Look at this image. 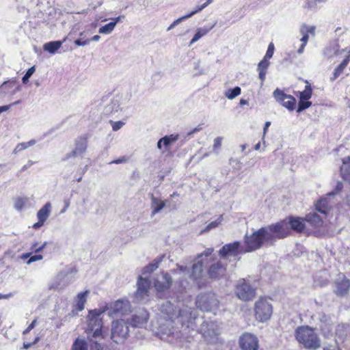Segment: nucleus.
<instances>
[{"label": "nucleus", "mask_w": 350, "mask_h": 350, "mask_svg": "<svg viewBox=\"0 0 350 350\" xmlns=\"http://www.w3.org/2000/svg\"><path fill=\"white\" fill-rule=\"evenodd\" d=\"M270 62L269 59L263 58L258 64L257 70L258 71L259 79L262 84L266 77L267 70L269 66Z\"/></svg>", "instance_id": "cd10ccee"}, {"label": "nucleus", "mask_w": 350, "mask_h": 350, "mask_svg": "<svg viewBox=\"0 0 350 350\" xmlns=\"http://www.w3.org/2000/svg\"><path fill=\"white\" fill-rule=\"evenodd\" d=\"M222 137H217L214 139L213 150L217 151L221 146Z\"/></svg>", "instance_id": "3c124183"}, {"label": "nucleus", "mask_w": 350, "mask_h": 350, "mask_svg": "<svg viewBox=\"0 0 350 350\" xmlns=\"http://www.w3.org/2000/svg\"><path fill=\"white\" fill-rule=\"evenodd\" d=\"M301 33H307L308 35L310 33L312 36L314 35L315 33V27L314 26H308L306 25H301L300 28Z\"/></svg>", "instance_id": "37998d69"}, {"label": "nucleus", "mask_w": 350, "mask_h": 350, "mask_svg": "<svg viewBox=\"0 0 350 350\" xmlns=\"http://www.w3.org/2000/svg\"><path fill=\"white\" fill-rule=\"evenodd\" d=\"M223 216L220 215L217 219L215 221L211 222L204 229L201 230L200 234L209 232L210 230L216 228L222 221Z\"/></svg>", "instance_id": "58836bf2"}, {"label": "nucleus", "mask_w": 350, "mask_h": 350, "mask_svg": "<svg viewBox=\"0 0 350 350\" xmlns=\"http://www.w3.org/2000/svg\"><path fill=\"white\" fill-rule=\"evenodd\" d=\"M37 323V319H35L27 327L30 329L31 330L34 328Z\"/></svg>", "instance_id": "338daca9"}, {"label": "nucleus", "mask_w": 350, "mask_h": 350, "mask_svg": "<svg viewBox=\"0 0 350 350\" xmlns=\"http://www.w3.org/2000/svg\"><path fill=\"white\" fill-rule=\"evenodd\" d=\"M62 45V42L59 41L49 42L44 45L45 51L53 53L57 51Z\"/></svg>", "instance_id": "f704fd0d"}, {"label": "nucleus", "mask_w": 350, "mask_h": 350, "mask_svg": "<svg viewBox=\"0 0 350 350\" xmlns=\"http://www.w3.org/2000/svg\"><path fill=\"white\" fill-rule=\"evenodd\" d=\"M327 282V273L325 271H321L319 274L317 275L314 278L315 284L321 286L325 285Z\"/></svg>", "instance_id": "473e14b6"}, {"label": "nucleus", "mask_w": 350, "mask_h": 350, "mask_svg": "<svg viewBox=\"0 0 350 350\" xmlns=\"http://www.w3.org/2000/svg\"><path fill=\"white\" fill-rule=\"evenodd\" d=\"M213 2V0H206V2L204 3L202 5H199L197 7L196 10L192 11L191 12L185 15V16H183L180 18H178V19L175 20L168 27H167V31H170L171 29H172L175 26H176L177 25H178L180 22L193 16V15H195L196 14L201 12L204 8H205L206 6H208L209 4H211V3Z\"/></svg>", "instance_id": "6ab92c4d"}, {"label": "nucleus", "mask_w": 350, "mask_h": 350, "mask_svg": "<svg viewBox=\"0 0 350 350\" xmlns=\"http://www.w3.org/2000/svg\"><path fill=\"white\" fill-rule=\"evenodd\" d=\"M302 35V38H301V42H302V44H304V45H306L307 42H308V38H309V36L307 33H301Z\"/></svg>", "instance_id": "680f3d73"}, {"label": "nucleus", "mask_w": 350, "mask_h": 350, "mask_svg": "<svg viewBox=\"0 0 350 350\" xmlns=\"http://www.w3.org/2000/svg\"><path fill=\"white\" fill-rule=\"evenodd\" d=\"M51 211V204L50 202L46 203L37 213L38 222L35 223L32 228L39 229L41 228L50 215Z\"/></svg>", "instance_id": "f3484780"}, {"label": "nucleus", "mask_w": 350, "mask_h": 350, "mask_svg": "<svg viewBox=\"0 0 350 350\" xmlns=\"http://www.w3.org/2000/svg\"><path fill=\"white\" fill-rule=\"evenodd\" d=\"M157 146L159 150H162L163 147H164L163 142H162V137L158 141Z\"/></svg>", "instance_id": "69168bd1"}, {"label": "nucleus", "mask_w": 350, "mask_h": 350, "mask_svg": "<svg viewBox=\"0 0 350 350\" xmlns=\"http://www.w3.org/2000/svg\"><path fill=\"white\" fill-rule=\"evenodd\" d=\"M109 32V23L106 24L99 29V33H108Z\"/></svg>", "instance_id": "13d9d810"}, {"label": "nucleus", "mask_w": 350, "mask_h": 350, "mask_svg": "<svg viewBox=\"0 0 350 350\" xmlns=\"http://www.w3.org/2000/svg\"><path fill=\"white\" fill-rule=\"evenodd\" d=\"M324 1V0H306L305 7L309 9H313L317 7L319 3Z\"/></svg>", "instance_id": "49530a36"}, {"label": "nucleus", "mask_w": 350, "mask_h": 350, "mask_svg": "<svg viewBox=\"0 0 350 350\" xmlns=\"http://www.w3.org/2000/svg\"><path fill=\"white\" fill-rule=\"evenodd\" d=\"M34 144H35V141L34 140H31V141H29L28 142L20 143L14 148V153L16 154V153H17L18 152H21V151L27 148L29 146L33 145Z\"/></svg>", "instance_id": "a19ab883"}, {"label": "nucleus", "mask_w": 350, "mask_h": 350, "mask_svg": "<svg viewBox=\"0 0 350 350\" xmlns=\"http://www.w3.org/2000/svg\"><path fill=\"white\" fill-rule=\"evenodd\" d=\"M27 202V199L23 198H17L14 201V207L18 210L21 211L25 206Z\"/></svg>", "instance_id": "c03bdc74"}, {"label": "nucleus", "mask_w": 350, "mask_h": 350, "mask_svg": "<svg viewBox=\"0 0 350 350\" xmlns=\"http://www.w3.org/2000/svg\"><path fill=\"white\" fill-rule=\"evenodd\" d=\"M157 268V265L156 263H151L145 267L142 271V275L144 278H148V274L152 273Z\"/></svg>", "instance_id": "79ce46f5"}, {"label": "nucleus", "mask_w": 350, "mask_h": 350, "mask_svg": "<svg viewBox=\"0 0 350 350\" xmlns=\"http://www.w3.org/2000/svg\"><path fill=\"white\" fill-rule=\"evenodd\" d=\"M125 161H126V159L124 157H122V158H120L119 159L111 161V163L118 164V163H123V162H125Z\"/></svg>", "instance_id": "0e129e2a"}, {"label": "nucleus", "mask_w": 350, "mask_h": 350, "mask_svg": "<svg viewBox=\"0 0 350 350\" xmlns=\"http://www.w3.org/2000/svg\"><path fill=\"white\" fill-rule=\"evenodd\" d=\"M226 268L221 262H217L211 265L208 269V274L213 278H217L224 275Z\"/></svg>", "instance_id": "5701e85b"}, {"label": "nucleus", "mask_w": 350, "mask_h": 350, "mask_svg": "<svg viewBox=\"0 0 350 350\" xmlns=\"http://www.w3.org/2000/svg\"><path fill=\"white\" fill-rule=\"evenodd\" d=\"M122 18H124V16H120L117 18H111V31L113 30L116 23L120 21Z\"/></svg>", "instance_id": "5fc2aeb1"}, {"label": "nucleus", "mask_w": 350, "mask_h": 350, "mask_svg": "<svg viewBox=\"0 0 350 350\" xmlns=\"http://www.w3.org/2000/svg\"><path fill=\"white\" fill-rule=\"evenodd\" d=\"M125 99L123 98L122 95L118 93L113 95L112 105V109L115 111H118L120 109L121 105L124 104Z\"/></svg>", "instance_id": "72a5a7b5"}, {"label": "nucleus", "mask_w": 350, "mask_h": 350, "mask_svg": "<svg viewBox=\"0 0 350 350\" xmlns=\"http://www.w3.org/2000/svg\"><path fill=\"white\" fill-rule=\"evenodd\" d=\"M343 51H347V55L346 57H349V59H350V46L345 49H342L341 51V52H343Z\"/></svg>", "instance_id": "774afa93"}, {"label": "nucleus", "mask_w": 350, "mask_h": 350, "mask_svg": "<svg viewBox=\"0 0 350 350\" xmlns=\"http://www.w3.org/2000/svg\"><path fill=\"white\" fill-rule=\"evenodd\" d=\"M235 293L239 299L247 301L255 297L256 290L246 282L244 279H242L236 285Z\"/></svg>", "instance_id": "423d86ee"}, {"label": "nucleus", "mask_w": 350, "mask_h": 350, "mask_svg": "<svg viewBox=\"0 0 350 350\" xmlns=\"http://www.w3.org/2000/svg\"><path fill=\"white\" fill-rule=\"evenodd\" d=\"M270 124H271L270 122H266L265 124V126H264V129H263V137H262V141L264 142H265L264 138H265V134L267 133V130H268Z\"/></svg>", "instance_id": "e2e57ef3"}, {"label": "nucleus", "mask_w": 350, "mask_h": 350, "mask_svg": "<svg viewBox=\"0 0 350 350\" xmlns=\"http://www.w3.org/2000/svg\"><path fill=\"white\" fill-rule=\"evenodd\" d=\"M124 125V122L122 121L114 122L112 124V129L113 131H117L120 129Z\"/></svg>", "instance_id": "864d4df0"}, {"label": "nucleus", "mask_w": 350, "mask_h": 350, "mask_svg": "<svg viewBox=\"0 0 350 350\" xmlns=\"http://www.w3.org/2000/svg\"><path fill=\"white\" fill-rule=\"evenodd\" d=\"M42 258H43V256L41 254H36V255L31 256H30V258L27 260V263L28 265H29L31 262H36L37 260H42Z\"/></svg>", "instance_id": "603ef678"}, {"label": "nucleus", "mask_w": 350, "mask_h": 350, "mask_svg": "<svg viewBox=\"0 0 350 350\" xmlns=\"http://www.w3.org/2000/svg\"><path fill=\"white\" fill-rule=\"evenodd\" d=\"M219 333H218V331L217 330H215L214 329H212L211 330H211L209 329V328L208 329L207 332H204V335L205 336H211L212 334L213 335H217Z\"/></svg>", "instance_id": "bf43d9fd"}, {"label": "nucleus", "mask_w": 350, "mask_h": 350, "mask_svg": "<svg viewBox=\"0 0 350 350\" xmlns=\"http://www.w3.org/2000/svg\"><path fill=\"white\" fill-rule=\"evenodd\" d=\"M306 221L314 228H319L323 224V218L316 213H310L305 217Z\"/></svg>", "instance_id": "bb28decb"}, {"label": "nucleus", "mask_w": 350, "mask_h": 350, "mask_svg": "<svg viewBox=\"0 0 350 350\" xmlns=\"http://www.w3.org/2000/svg\"><path fill=\"white\" fill-rule=\"evenodd\" d=\"M137 289L135 293L136 299L143 301L148 296L150 282L148 278L140 276L137 281Z\"/></svg>", "instance_id": "2eb2a0df"}, {"label": "nucleus", "mask_w": 350, "mask_h": 350, "mask_svg": "<svg viewBox=\"0 0 350 350\" xmlns=\"http://www.w3.org/2000/svg\"><path fill=\"white\" fill-rule=\"evenodd\" d=\"M312 105L310 101L308 100H300L298 104L297 112H301V111L309 108Z\"/></svg>", "instance_id": "a18cd8bd"}, {"label": "nucleus", "mask_w": 350, "mask_h": 350, "mask_svg": "<svg viewBox=\"0 0 350 350\" xmlns=\"http://www.w3.org/2000/svg\"><path fill=\"white\" fill-rule=\"evenodd\" d=\"M34 66H32L30 68H29L22 79L23 83H26L29 81V79L31 77V76L34 73Z\"/></svg>", "instance_id": "de8ad7c7"}, {"label": "nucleus", "mask_w": 350, "mask_h": 350, "mask_svg": "<svg viewBox=\"0 0 350 350\" xmlns=\"http://www.w3.org/2000/svg\"><path fill=\"white\" fill-rule=\"evenodd\" d=\"M285 227L273 224L263 227L245 237V248L247 252L260 248L263 245H272L278 239H282L285 234Z\"/></svg>", "instance_id": "f257e3e1"}, {"label": "nucleus", "mask_w": 350, "mask_h": 350, "mask_svg": "<svg viewBox=\"0 0 350 350\" xmlns=\"http://www.w3.org/2000/svg\"><path fill=\"white\" fill-rule=\"evenodd\" d=\"M349 62V57H345V59L341 62V64L334 70L333 77L331 78L332 81L335 80L336 78L339 77V75L342 72L345 67Z\"/></svg>", "instance_id": "7c9ffc66"}, {"label": "nucleus", "mask_w": 350, "mask_h": 350, "mask_svg": "<svg viewBox=\"0 0 350 350\" xmlns=\"http://www.w3.org/2000/svg\"><path fill=\"white\" fill-rule=\"evenodd\" d=\"M319 319L321 323L320 328L325 335L329 334L333 328V323L329 316L325 314H319Z\"/></svg>", "instance_id": "aec40b11"}, {"label": "nucleus", "mask_w": 350, "mask_h": 350, "mask_svg": "<svg viewBox=\"0 0 350 350\" xmlns=\"http://www.w3.org/2000/svg\"><path fill=\"white\" fill-rule=\"evenodd\" d=\"M196 306L201 310L211 311L217 308L218 301L213 294L200 295L197 297Z\"/></svg>", "instance_id": "9d476101"}, {"label": "nucleus", "mask_w": 350, "mask_h": 350, "mask_svg": "<svg viewBox=\"0 0 350 350\" xmlns=\"http://www.w3.org/2000/svg\"><path fill=\"white\" fill-rule=\"evenodd\" d=\"M339 53V46L336 43L330 44L324 51L325 55L327 57H332L334 55H337Z\"/></svg>", "instance_id": "2f4dec72"}, {"label": "nucleus", "mask_w": 350, "mask_h": 350, "mask_svg": "<svg viewBox=\"0 0 350 350\" xmlns=\"http://www.w3.org/2000/svg\"><path fill=\"white\" fill-rule=\"evenodd\" d=\"M89 293L88 291H85L84 292L79 293L76 299V303L74 305L73 312H80L82 311L85 308V304L87 301V297Z\"/></svg>", "instance_id": "393cba45"}, {"label": "nucleus", "mask_w": 350, "mask_h": 350, "mask_svg": "<svg viewBox=\"0 0 350 350\" xmlns=\"http://www.w3.org/2000/svg\"><path fill=\"white\" fill-rule=\"evenodd\" d=\"M295 336L306 349H317L321 347V340L314 329L308 325L298 327L295 329Z\"/></svg>", "instance_id": "20e7f679"}, {"label": "nucleus", "mask_w": 350, "mask_h": 350, "mask_svg": "<svg viewBox=\"0 0 350 350\" xmlns=\"http://www.w3.org/2000/svg\"><path fill=\"white\" fill-rule=\"evenodd\" d=\"M46 242H44L42 245H40L39 247H38V243H35L31 245V250L33 252L38 253V252L42 251V250L46 247Z\"/></svg>", "instance_id": "8fccbe9b"}, {"label": "nucleus", "mask_w": 350, "mask_h": 350, "mask_svg": "<svg viewBox=\"0 0 350 350\" xmlns=\"http://www.w3.org/2000/svg\"><path fill=\"white\" fill-rule=\"evenodd\" d=\"M239 345L241 350H258L259 340L255 334L245 332L239 337Z\"/></svg>", "instance_id": "1a4fd4ad"}, {"label": "nucleus", "mask_w": 350, "mask_h": 350, "mask_svg": "<svg viewBox=\"0 0 350 350\" xmlns=\"http://www.w3.org/2000/svg\"><path fill=\"white\" fill-rule=\"evenodd\" d=\"M148 318V312L143 310L138 314H135L133 317L132 325L135 327H142L147 323Z\"/></svg>", "instance_id": "b1692460"}, {"label": "nucleus", "mask_w": 350, "mask_h": 350, "mask_svg": "<svg viewBox=\"0 0 350 350\" xmlns=\"http://www.w3.org/2000/svg\"><path fill=\"white\" fill-rule=\"evenodd\" d=\"M333 195V193H330L327 194V197L319 200L314 204L316 211L326 216L334 204V202H331L330 200Z\"/></svg>", "instance_id": "dca6fc26"}, {"label": "nucleus", "mask_w": 350, "mask_h": 350, "mask_svg": "<svg viewBox=\"0 0 350 350\" xmlns=\"http://www.w3.org/2000/svg\"><path fill=\"white\" fill-rule=\"evenodd\" d=\"M172 283L171 276L165 272L158 274L154 282V286L157 292H163L169 289Z\"/></svg>", "instance_id": "ddd939ff"}, {"label": "nucleus", "mask_w": 350, "mask_h": 350, "mask_svg": "<svg viewBox=\"0 0 350 350\" xmlns=\"http://www.w3.org/2000/svg\"><path fill=\"white\" fill-rule=\"evenodd\" d=\"M241 93V89L239 87H235L233 89H228L224 92V96L229 100H232Z\"/></svg>", "instance_id": "c9c22d12"}, {"label": "nucleus", "mask_w": 350, "mask_h": 350, "mask_svg": "<svg viewBox=\"0 0 350 350\" xmlns=\"http://www.w3.org/2000/svg\"><path fill=\"white\" fill-rule=\"evenodd\" d=\"M40 340L39 337H36L32 342H23V347L26 349L31 347L32 345L36 344Z\"/></svg>", "instance_id": "4d7b16f0"}, {"label": "nucleus", "mask_w": 350, "mask_h": 350, "mask_svg": "<svg viewBox=\"0 0 350 350\" xmlns=\"http://www.w3.org/2000/svg\"><path fill=\"white\" fill-rule=\"evenodd\" d=\"M305 90L299 92L300 100H309L312 96V88L310 84L306 81Z\"/></svg>", "instance_id": "4c0bfd02"}, {"label": "nucleus", "mask_w": 350, "mask_h": 350, "mask_svg": "<svg viewBox=\"0 0 350 350\" xmlns=\"http://www.w3.org/2000/svg\"><path fill=\"white\" fill-rule=\"evenodd\" d=\"M131 312L130 303L126 300L117 301L113 307V312L120 314H126Z\"/></svg>", "instance_id": "4be33fe9"}, {"label": "nucleus", "mask_w": 350, "mask_h": 350, "mask_svg": "<svg viewBox=\"0 0 350 350\" xmlns=\"http://www.w3.org/2000/svg\"><path fill=\"white\" fill-rule=\"evenodd\" d=\"M349 287V280L343 276L336 282L334 291L338 295L343 296L348 293Z\"/></svg>", "instance_id": "412c9836"}, {"label": "nucleus", "mask_w": 350, "mask_h": 350, "mask_svg": "<svg viewBox=\"0 0 350 350\" xmlns=\"http://www.w3.org/2000/svg\"><path fill=\"white\" fill-rule=\"evenodd\" d=\"M215 25V23L211 26H204L203 27L198 28L196 33L194 34L193 38L191 39L189 46H191L198 40H199L201 38L206 36Z\"/></svg>", "instance_id": "a878e982"}, {"label": "nucleus", "mask_w": 350, "mask_h": 350, "mask_svg": "<svg viewBox=\"0 0 350 350\" xmlns=\"http://www.w3.org/2000/svg\"><path fill=\"white\" fill-rule=\"evenodd\" d=\"M273 52H274V45L272 42H271L268 46L267 51L266 54L263 58L269 60L272 57V56L273 55Z\"/></svg>", "instance_id": "09e8293b"}, {"label": "nucleus", "mask_w": 350, "mask_h": 350, "mask_svg": "<svg viewBox=\"0 0 350 350\" xmlns=\"http://www.w3.org/2000/svg\"><path fill=\"white\" fill-rule=\"evenodd\" d=\"M273 313L271 304L266 299L260 298L254 304L255 319L261 323L269 320Z\"/></svg>", "instance_id": "39448f33"}, {"label": "nucleus", "mask_w": 350, "mask_h": 350, "mask_svg": "<svg viewBox=\"0 0 350 350\" xmlns=\"http://www.w3.org/2000/svg\"><path fill=\"white\" fill-rule=\"evenodd\" d=\"M340 172L343 178L350 183V157L342 159V165Z\"/></svg>", "instance_id": "c85d7f7f"}, {"label": "nucleus", "mask_w": 350, "mask_h": 350, "mask_svg": "<svg viewBox=\"0 0 350 350\" xmlns=\"http://www.w3.org/2000/svg\"><path fill=\"white\" fill-rule=\"evenodd\" d=\"M202 267H203V259L198 258L197 262L193 265L191 273H189V269L187 267H184L183 266H179V270L183 272H187V274H189V276L193 279L197 280L199 278L202 273Z\"/></svg>", "instance_id": "a211bd4d"}, {"label": "nucleus", "mask_w": 350, "mask_h": 350, "mask_svg": "<svg viewBox=\"0 0 350 350\" xmlns=\"http://www.w3.org/2000/svg\"><path fill=\"white\" fill-rule=\"evenodd\" d=\"M105 310L103 309H94L88 312V324L86 333L91 335L95 338L96 341L91 345L90 350H103V347L98 341L104 338V333L103 330V318L102 314Z\"/></svg>", "instance_id": "7ed1b4c3"}, {"label": "nucleus", "mask_w": 350, "mask_h": 350, "mask_svg": "<svg viewBox=\"0 0 350 350\" xmlns=\"http://www.w3.org/2000/svg\"><path fill=\"white\" fill-rule=\"evenodd\" d=\"M75 148L66 155V159L81 156L85 152L88 148V137H79L75 141Z\"/></svg>", "instance_id": "4468645a"}, {"label": "nucleus", "mask_w": 350, "mask_h": 350, "mask_svg": "<svg viewBox=\"0 0 350 350\" xmlns=\"http://www.w3.org/2000/svg\"><path fill=\"white\" fill-rule=\"evenodd\" d=\"M179 138L178 134H171L165 135L162 137V142H163V146L167 149V148L174 142H176Z\"/></svg>", "instance_id": "e433bc0d"}, {"label": "nucleus", "mask_w": 350, "mask_h": 350, "mask_svg": "<svg viewBox=\"0 0 350 350\" xmlns=\"http://www.w3.org/2000/svg\"><path fill=\"white\" fill-rule=\"evenodd\" d=\"M247 252L243 245L239 242H234L224 245L219 250L220 256L224 258L237 257L239 254Z\"/></svg>", "instance_id": "9b49d317"}, {"label": "nucleus", "mask_w": 350, "mask_h": 350, "mask_svg": "<svg viewBox=\"0 0 350 350\" xmlns=\"http://www.w3.org/2000/svg\"><path fill=\"white\" fill-rule=\"evenodd\" d=\"M71 350H88V345L84 340L77 338L72 344Z\"/></svg>", "instance_id": "ea45409f"}, {"label": "nucleus", "mask_w": 350, "mask_h": 350, "mask_svg": "<svg viewBox=\"0 0 350 350\" xmlns=\"http://www.w3.org/2000/svg\"><path fill=\"white\" fill-rule=\"evenodd\" d=\"M213 251V250L212 248H208V249L206 250V251L204 252V254H202L198 256V258L203 259V261H204V256H205V257L207 258L209 255L211 254Z\"/></svg>", "instance_id": "6e6d98bb"}, {"label": "nucleus", "mask_w": 350, "mask_h": 350, "mask_svg": "<svg viewBox=\"0 0 350 350\" xmlns=\"http://www.w3.org/2000/svg\"><path fill=\"white\" fill-rule=\"evenodd\" d=\"M305 218L291 217L273 225H282L286 228L285 230V234L282 236V238H284L289 234L291 229L297 232H301L305 228Z\"/></svg>", "instance_id": "0eeeda50"}, {"label": "nucleus", "mask_w": 350, "mask_h": 350, "mask_svg": "<svg viewBox=\"0 0 350 350\" xmlns=\"http://www.w3.org/2000/svg\"><path fill=\"white\" fill-rule=\"evenodd\" d=\"M161 317L167 321L175 322L186 327L193 328V321L196 319V311L188 306L182 308L174 306L170 301H165L159 308Z\"/></svg>", "instance_id": "f03ea898"}, {"label": "nucleus", "mask_w": 350, "mask_h": 350, "mask_svg": "<svg viewBox=\"0 0 350 350\" xmlns=\"http://www.w3.org/2000/svg\"><path fill=\"white\" fill-rule=\"evenodd\" d=\"M129 333V328L123 320L113 321L111 332V339L116 343L124 342Z\"/></svg>", "instance_id": "6e6552de"}, {"label": "nucleus", "mask_w": 350, "mask_h": 350, "mask_svg": "<svg viewBox=\"0 0 350 350\" xmlns=\"http://www.w3.org/2000/svg\"><path fill=\"white\" fill-rule=\"evenodd\" d=\"M273 96L278 103L288 110L293 111L295 109L296 100L293 96L286 94L279 88L274 90Z\"/></svg>", "instance_id": "f8f14e48"}, {"label": "nucleus", "mask_w": 350, "mask_h": 350, "mask_svg": "<svg viewBox=\"0 0 350 350\" xmlns=\"http://www.w3.org/2000/svg\"><path fill=\"white\" fill-rule=\"evenodd\" d=\"M88 43H89V40H88L82 41L80 39H77V40H76L75 41V44L76 45H78V46H84V45H85V44H87Z\"/></svg>", "instance_id": "052dcab7"}, {"label": "nucleus", "mask_w": 350, "mask_h": 350, "mask_svg": "<svg viewBox=\"0 0 350 350\" xmlns=\"http://www.w3.org/2000/svg\"><path fill=\"white\" fill-rule=\"evenodd\" d=\"M165 202L160 198L154 196L151 198V208L152 210V213L153 215L161 211L165 207Z\"/></svg>", "instance_id": "c756f323"}]
</instances>
